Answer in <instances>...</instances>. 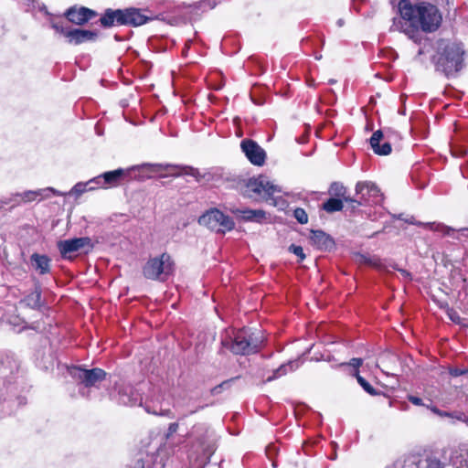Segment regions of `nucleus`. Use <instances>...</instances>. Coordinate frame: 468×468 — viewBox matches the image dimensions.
Segmentation results:
<instances>
[{
  "label": "nucleus",
  "instance_id": "obj_1",
  "mask_svg": "<svg viewBox=\"0 0 468 468\" xmlns=\"http://www.w3.org/2000/svg\"><path fill=\"white\" fill-rule=\"evenodd\" d=\"M401 18L413 27H420L425 32H433L441 25V16L438 8L429 3L412 5L408 0L399 4Z\"/></svg>",
  "mask_w": 468,
  "mask_h": 468
},
{
  "label": "nucleus",
  "instance_id": "obj_2",
  "mask_svg": "<svg viewBox=\"0 0 468 468\" xmlns=\"http://www.w3.org/2000/svg\"><path fill=\"white\" fill-rule=\"evenodd\" d=\"M464 48L461 43L441 39L432 57L437 71L447 78L455 77L464 67Z\"/></svg>",
  "mask_w": 468,
  "mask_h": 468
},
{
  "label": "nucleus",
  "instance_id": "obj_3",
  "mask_svg": "<svg viewBox=\"0 0 468 468\" xmlns=\"http://www.w3.org/2000/svg\"><path fill=\"white\" fill-rule=\"evenodd\" d=\"M281 192V187L263 175L250 178L245 186V193L249 197L261 198L265 201L273 200V195Z\"/></svg>",
  "mask_w": 468,
  "mask_h": 468
},
{
  "label": "nucleus",
  "instance_id": "obj_4",
  "mask_svg": "<svg viewBox=\"0 0 468 468\" xmlns=\"http://www.w3.org/2000/svg\"><path fill=\"white\" fill-rule=\"evenodd\" d=\"M174 271V261L168 253L150 258L143 268L144 276L150 280L165 281Z\"/></svg>",
  "mask_w": 468,
  "mask_h": 468
},
{
  "label": "nucleus",
  "instance_id": "obj_5",
  "mask_svg": "<svg viewBox=\"0 0 468 468\" xmlns=\"http://www.w3.org/2000/svg\"><path fill=\"white\" fill-rule=\"evenodd\" d=\"M262 336L248 329L239 330L229 343L231 352L236 355H249L258 351L262 343Z\"/></svg>",
  "mask_w": 468,
  "mask_h": 468
},
{
  "label": "nucleus",
  "instance_id": "obj_6",
  "mask_svg": "<svg viewBox=\"0 0 468 468\" xmlns=\"http://www.w3.org/2000/svg\"><path fill=\"white\" fill-rule=\"evenodd\" d=\"M198 223L207 227L211 230L221 233L233 229L235 226V223L230 217L216 208L203 214L199 218Z\"/></svg>",
  "mask_w": 468,
  "mask_h": 468
},
{
  "label": "nucleus",
  "instance_id": "obj_7",
  "mask_svg": "<svg viewBox=\"0 0 468 468\" xmlns=\"http://www.w3.org/2000/svg\"><path fill=\"white\" fill-rule=\"evenodd\" d=\"M57 246L61 257L67 260H72L76 252L83 251L88 253L93 249L92 240L89 237L59 240Z\"/></svg>",
  "mask_w": 468,
  "mask_h": 468
},
{
  "label": "nucleus",
  "instance_id": "obj_8",
  "mask_svg": "<svg viewBox=\"0 0 468 468\" xmlns=\"http://www.w3.org/2000/svg\"><path fill=\"white\" fill-rule=\"evenodd\" d=\"M53 196H63L61 192L53 188L46 187L37 190H27L23 193H16L12 195L9 201L5 202V204L12 203V206H19L23 203H29L33 201H41L45 198H48Z\"/></svg>",
  "mask_w": 468,
  "mask_h": 468
},
{
  "label": "nucleus",
  "instance_id": "obj_9",
  "mask_svg": "<svg viewBox=\"0 0 468 468\" xmlns=\"http://www.w3.org/2000/svg\"><path fill=\"white\" fill-rule=\"evenodd\" d=\"M69 373L85 387H94L106 377L105 371L101 368L84 369L75 367L69 370Z\"/></svg>",
  "mask_w": 468,
  "mask_h": 468
},
{
  "label": "nucleus",
  "instance_id": "obj_10",
  "mask_svg": "<svg viewBox=\"0 0 468 468\" xmlns=\"http://www.w3.org/2000/svg\"><path fill=\"white\" fill-rule=\"evenodd\" d=\"M356 192L366 204H379L383 197L378 186L373 182H358Z\"/></svg>",
  "mask_w": 468,
  "mask_h": 468
},
{
  "label": "nucleus",
  "instance_id": "obj_11",
  "mask_svg": "<svg viewBox=\"0 0 468 468\" xmlns=\"http://www.w3.org/2000/svg\"><path fill=\"white\" fill-rule=\"evenodd\" d=\"M125 174V170L122 168L105 172L89 180L88 185H95L96 186H98V188H108L116 186Z\"/></svg>",
  "mask_w": 468,
  "mask_h": 468
},
{
  "label": "nucleus",
  "instance_id": "obj_12",
  "mask_svg": "<svg viewBox=\"0 0 468 468\" xmlns=\"http://www.w3.org/2000/svg\"><path fill=\"white\" fill-rule=\"evenodd\" d=\"M242 152L250 162L255 165H262L265 162V151L254 141L245 139L240 144Z\"/></svg>",
  "mask_w": 468,
  "mask_h": 468
},
{
  "label": "nucleus",
  "instance_id": "obj_13",
  "mask_svg": "<svg viewBox=\"0 0 468 468\" xmlns=\"http://www.w3.org/2000/svg\"><path fill=\"white\" fill-rule=\"evenodd\" d=\"M153 171H166L173 176H180L186 175L195 177L197 181L202 177L198 169L187 165H151Z\"/></svg>",
  "mask_w": 468,
  "mask_h": 468
},
{
  "label": "nucleus",
  "instance_id": "obj_14",
  "mask_svg": "<svg viewBox=\"0 0 468 468\" xmlns=\"http://www.w3.org/2000/svg\"><path fill=\"white\" fill-rule=\"evenodd\" d=\"M61 34L64 35L69 43L79 45L88 41H93L97 37V33L91 30L85 29H61Z\"/></svg>",
  "mask_w": 468,
  "mask_h": 468
},
{
  "label": "nucleus",
  "instance_id": "obj_15",
  "mask_svg": "<svg viewBox=\"0 0 468 468\" xmlns=\"http://www.w3.org/2000/svg\"><path fill=\"white\" fill-rule=\"evenodd\" d=\"M96 16V13L87 7L75 8L71 7L67 10L66 16L69 21L76 25H83L92 17Z\"/></svg>",
  "mask_w": 468,
  "mask_h": 468
},
{
  "label": "nucleus",
  "instance_id": "obj_16",
  "mask_svg": "<svg viewBox=\"0 0 468 468\" xmlns=\"http://www.w3.org/2000/svg\"><path fill=\"white\" fill-rule=\"evenodd\" d=\"M122 25L138 27L145 24L150 19L135 8L126 9L122 11Z\"/></svg>",
  "mask_w": 468,
  "mask_h": 468
},
{
  "label": "nucleus",
  "instance_id": "obj_17",
  "mask_svg": "<svg viewBox=\"0 0 468 468\" xmlns=\"http://www.w3.org/2000/svg\"><path fill=\"white\" fill-rule=\"evenodd\" d=\"M382 140L383 133L380 130L374 132L370 138L371 148L378 155H388L391 153V145L388 142H384L380 144Z\"/></svg>",
  "mask_w": 468,
  "mask_h": 468
},
{
  "label": "nucleus",
  "instance_id": "obj_18",
  "mask_svg": "<svg viewBox=\"0 0 468 468\" xmlns=\"http://www.w3.org/2000/svg\"><path fill=\"white\" fill-rule=\"evenodd\" d=\"M119 401L123 405L133 406L141 403V394L133 386H125L119 391Z\"/></svg>",
  "mask_w": 468,
  "mask_h": 468
},
{
  "label": "nucleus",
  "instance_id": "obj_19",
  "mask_svg": "<svg viewBox=\"0 0 468 468\" xmlns=\"http://www.w3.org/2000/svg\"><path fill=\"white\" fill-rule=\"evenodd\" d=\"M310 239L321 250H327L334 245V241L330 236L322 230H312Z\"/></svg>",
  "mask_w": 468,
  "mask_h": 468
},
{
  "label": "nucleus",
  "instance_id": "obj_20",
  "mask_svg": "<svg viewBox=\"0 0 468 468\" xmlns=\"http://www.w3.org/2000/svg\"><path fill=\"white\" fill-rule=\"evenodd\" d=\"M406 221L410 224H413V225L422 226V227L429 229L432 231L440 232L442 235H446V236H451L455 231L453 229L447 227L441 223H436V222L422 223V222L415 221L413 219V217H411L410 219H406Z\"/></svg>",
  "mask_w": 468,
  "mask_h": 468
},
{
  "label": "nucleus",
  "instance_id": "obj_21",
  "mask_svg": "<svg viewBox=\"0 0 468 468\" xmlns=\"http://www.w3.org/2000/svg\"><path fill=\"white\" fill-rule=\"evenodd\" d=\"M237 213L246 221L261 223L267 219L266 212L262 209H238Z\"/></svg>",
  "mask_w": 468,
  "mask_h": 468
},
{
  "label": "nucleus",
  "instance_id": "obj_22",
  "mask_svg": "<svg viewBox=\"0 0 468 468\" xmlns=\"http://www.w3.org/2000/svg\"><path fill=\"white\" fill-rule=\"evenodd\" d=\"M31 261L34 269L39 274H46L49 271V259L47 256L34 253L31 256Z\"/></svg>",
  "mask_w": 468,
  "mask_h": 468
},
{
  "label": "nucleus",
  "instance_id": "obj_23",
  "mask_svg": "<svg viewBox=\"0 0 468 468\" xmlns=\"http://www.w3.org/2000/svg\"><path fill=\"white\" fill-rule=\"evenodd\" d=\"M122 10H108L104 16L101 18V23L104 27H111L117 23L122 25Z\"/></svg>",
  "mask_w": 468,
  "mask_h": 468
},
{
  "label": "nucleus",
  "instance_id": "obj_24",
  "mask_svg": "<svg viewBox=\"0 0 468 468\" xmlns=\"http://www.w3.org/2000/svg\"><path fill=\"white\" fill-rule=\"evenodd\" d=\"M300 364H301L300 360H294V361L289 362L288 364L282 365L278 369H276V371L273 373V376L269 377L267 378V381H271L274 378H277L279 377L285 375L289 371L295 370L296 368H298L300 367Z\"/></svg>",
  "mask_w": 468,
  "mask_h": 468
},
{
  "label": "nucleus",
  "instance_id": "obj_25",
  "mask_svg": "<svg viewBox=\"0 0 468 468\" xmlns=\"http://www.w3.org/2000/svg\"><path fill=\"white\" fill-rule=\"evenodd\" d=\"M323 208L329 213L340 211L343 208V202L338 198H330L324 203Z\"/></svg>",
  "mask_w": 468,
  "mask_h": 468
},
{
  "label": "nucleus",
  "instance_id": "obj_26",
  "mask_svg": "<svg viewBox=\"0 0 468 468\" xmlns=\"http://www.w3.org/2000/svg\"><path fill=\"white\" fill-rule=\"evenodd\" d=\"M354 376L356 377L357 382L359 383V385L363 388V389L367 392L368 394L370 395H377L378 392L376 391V389L364 378H362L358 371L356 370V373L354 374Z\"/></svg>",
  "mask_w": 468,
  "mask_h": 468
},
{
  "label": "nucleus",
  "instance_id": "obj_27",
  "mask_svg": "<svg viewBox=\"0 0 468 468\" xmlns=\"http://www.w3.org/2000/svg\"><path fill=\"white\" fill-rule=\"evenodd\" d=\"M329 194L336 197H344L346 194V187L338 182H334L329 187Z\"/></svg>",
  "mask_w": 468,
  "mask_h": 468
},
{
  "label": "nucleus",
  "instance_id": "obj_28",
  "mask_svg": "<svg viewBox=\"0 0 468 468\" xmlns=\"http://www.w3.org/2000/svg\"><path fill=\"white\" fill-rule=\"evenodd\" d=\"M97 188H98V186H96L95 185H88V182H86V183H78V184H76L73 186L72 192L80 195V194L84 193L87 190H94V189H97Z\"/></svg>",
  "mask_w": 468,
  "mask_h": 468
},
{
  "label": "nucleus",
  "instance_id": "obj_29",
  "mask_svg": "<svg viewBox=\"0 0 468 468\" xmlns=\"http://www.w3.org/2000/svg\"><path fill=\"white\" fill-rule=\"evenodd\" d=\"M200 446L203 448V453L207 460L210 459V456L213 454L215 448L214 444L207 440V441H200Z\"/></svg>",
  "mask_w": 468,
  "mask_h": 468
},
{
  "label": "nucleus",
  "instance_id": "obj_30",
  "mask_svg": "<svg viewBox=\"0 0 468 468\" xmlns=\"http://www.w3.org/2000/svg\"><path fill=\"white\" fill-rule=\"evenodd\" d=\"M28 305L35 308L39 306L40 304V292L36 291L29 294L27 299L25 300Z\"/></svg>",
  "mask_w": 468,
  "mask_h": 468
},
{
  "label": "nucleus",
  "instance_id": "obj_31",
  "mask_svg": "<svg viewBox=\"0 0 468 468\" xmlns=\"http://www.w3.org/2000/svg\"><path fill=\"white\" fill-rule=\"evenodd\" d=\"M293 217L300 224H306L308 222V215L303 208L298 207L294 209Z\"/></svg>",
  "mask_w": 468,
  "mask_h": 468
},
{
  "label": "nucleus",
  "instance_id": "obj_32",
  "mask_svg": "<svg viewBox=\"0 0 468 468\" xmlns=\"http://www.w3.org/2000/svg\"><path fill=\"white\" fill-rule=\"evenodd\" d=\"M289 251L299 257L301 261H303L305 259L303 249L301 246L292 244L289 247Z\"/></svg>",
  "mask_w": 468,
  "mask_h": 468
},
{
  "label": "nucleus",
  "instance_id": "obj_33",
  "mask_svg": "<svg viewBox=\"0 0 468 468\" xmlns=\"http://www.w3.org/2000/svg\"><path fill=\"white\" fill-rule=\"evenodd\" d=\"M428 468H442L446 463H441L439 459L436 457H430L428 460Z\"/></svg>",
  "mask_w": 468,
  "mask_h": 468
},
{
  "label": "nucleus",
  "instance_id": "obj_34",
  "mask_svg": "<svg viewBox=\"0 0 468 468\" xmlns=\"http://www.w3.org/2000/svg\"><path fill=\"white\" fill-rule=\"evenodd\" d=\"M427 408L430 409L434 414L440 417H452V413L442 411L434 406H427Z\"/></svg>",
  "mask_w": 468,
  "mask_h": 468
},
{
  "label": "nucleus",
  "instance_id": "obj_35",
  "mask_svg": "<svg viewBox=\"0 0 468 468\" xmlns=\"http://www.w3.org/2000/svg\"><path fill=\"white\" fill-rule=\"evenodd\" d=\"M409 401H410L412 404L416 406H424V403L422 402V399L419 397L410 395L408 397Z\"/></svg>",
  "mask_w": 468,
  "mask_h": 468
},
{
  "label": "nucleus",
  "instance_id": "obj_36",
  "mask_svg": "<svg viewBox=\"0 0 468 468\" xmlns=\"http://www.w3.org/2000/svg\"><path fill=\"white\" fill-rule=\"evenodd\" d=\"M466 373H468V370H466V369H460V368H456V367L450 369V374L452 377H459V376L464 375Z\"/></svg>",
  "mask_w": 468,
  "mask_h": 468
},
{
  "label": "nucleus",
  "instance_id": "obj_37",
  "mask_svg": "<svg viewBox=\"0 0 468 468\" xmlns=\"http://www.w3.org/2000/svg\"><path fill=\"white\" fill-rule=\"evenodd\" d=\"M177 430H178V423H176V422L171 423L168 427L166 436L167 437L172 436L174 433H176L177 431Z\"/></svg>",
  "mask_w": 468,
  "mask_h": 468
},
{
  "label": "nucleus",
  "instance_id": "obj_38",
  "mask_svg": "<svg viewBox=\"0 0 468 468\" xmlns=\"http://www.w3.org/2000/svg\"><path fill=\"white\" fill-rule=\"evenodd\" d=\"M145 410L148 412V413H153V414H155V415H167L170 410H150L149 409V406H145Z\"/></svg>",
  "mask_w": 468,
  "mask_h": 468
},
{
  "label": "nucleus",
  "instance_id": "obj_39",
  "mask_svg": "<svg viewBox=\"0 0 468 468\" xmlns=\"http://www.w3.org/2000/svg\"><path fill=\"white\" fill-rule=\"evenodd\" d=\"M448 315L450 317V319L454 322V323H460V316L458 315V314L456 312H454L453 310H450L448 312Z\"/></svg>",
  "mask_w": 468,
  "mask_h": 468
},
{
  "label": "nucleus",
  "instance_id": "obj_40",
  "mask_svg": "<svg viewBox=\"0 0 468 468\" xmlns=\"http://www.w3.org/2000/svg\"><path fill=\"white\" fill-rule=\"evenodd\" d=\"M362 363L363 360L361 358H353L351 359L349 365L357 369L362 365Z\"/></svg>",
  "mask_w": 468,
  "mask_h": 468
},
{
  "label": "nucleus",
  "instance_id": "obj_41",
  "mask_svg": "<svg viewBox=\"0 0 468 468\" xmlns=\"http://www.w3.org/2000/svg\"><path fill=\"white\" fill-rule=\"evenodd\" d=\"M52 27L58 33L61 34V29H65L62 26H60L59 24H57V23H54L52 25Z\"/></svg>",
  "mask_w": 468,
  "mask_h": 468
},
{
  "label": "nucleus",
  "instance_id": "obj_42",
  "mask_svg": "<svg viewBox=\"0 0 468 468\" xmlns=\"http://www.w3.org/2000/svg\"><path fill=\"white\" fill-rule=\"evenodd\" d=\"M401 275L404 277V278H410V272H408L406 270H399Z\"/></svg>",
  "mask_w": 468,
  "mask_h": 468
},
{
  "label": "nucleus",
  "instance_id": "obj_43",
  "mask_svg": "<svg viewBox=\"0 0 468 468\" xmlns=\"http://www.w3.org/2000/svg\"><path fill=\"white\" fill-rule=\"evenodd\" d=\"M135 468H144V463L141 461L136 463Z\"/></svg>",
  "mask_w": 468,
  "mask_h": 468
},
{
  "label": "nucleus",
  "instance_id": "obj_44",
  "mask_svg": "<svg viewBox=\"0 0 468 468\" xmlns=\"http://www.w3.org/2000/svg\"><path fill=\"white\" fill-rule=\"evenodd\" d=\"M459 231L462 232V234H463V235H466V236L468 235V229H462Z\"/></svg>",
  "mask_w": 468,
  "mask_h": 468
},
{
  "label": "nucleus",
  "instance_id": "obj_45",
  "mask_svg": "<svg viewBox=\"0 0 468 468\" xmlns=\"http://www.w3.org/2000/svg\"><path fill=\"white\" fill-rule=\"evenodd\" d=\"M191 43V40H188L187 43L186 44V48L184 49V54L186 52V49H188L189 48V44Z\"/></svg>",
  "mask_w": 468,
  "mask_h": 468
},
{
  "label": "nucleus",
  "instance_id": "obj_46",
  "mask_svg": "<svg viewBox=\"0 0 468 468\" xmlns=\"http://www.w3.org/2000/svg\"><path fill=\"white\" fill-rule=\"evenodd\" d=\"M392 29H399L398 26H397V23H396V19H394V22H393V26L391 27Z\"/></svg>",
  "mask_w": 468,
  "mask_h": 468
},
{
  "label": "nucleus",
  "instance_id": "obj_47",
  "mask_svg": "<svg viewBox=\"0 0 468 468\" xmlns=\"http://www.w3.org/2000/svg\"><path fill=\"white\" fill-rule=\"evenodd\" d=\"M463 417H464V416H463V414H460V415H459V416H457L456 418H457L458 420H464V419H463Z\"/></svg>",
  "mask_w": 468,
  "mask_h": 468
},
{
  "label": "nucleus",
  "instance_id": "obj_48",
  "mask_svg": "<svg viewBox=\"0 0 468 468\" xmlns=\"http://www.w3.org/2000/svg\"><path fill=\"white\" fill-rule=\"evenodd\" d=\"M387 356H388L390 359H396V356L393 355H388Z\"/></svg>",
  "mask_w": 468,
  "mask_h": 468
},
{
  "label": "nucleus",
  "instance_id": "obj_49",
  "mask_svg": "<svg viewBox=\"0 0 468 468\" xmlns=\"http://www.w3.org/2000/svg\"><path fill=\"white\" fill-rule=\"evenodd\" d=\"M221 385H218V387H215V389L220 388Z\"/></svg>",
  "mask_w": 468,
  "mask_h": 468
},
{
  "label": "nucleus",
  "instance_id": "obj_50",
  "mask_svg": "<svg viewBox=\"0 0 468 468\" xmlns=\"http://www.w3.org/2000/svg\"><path fill=\"white\" fill-rule=\"evenodd\" d=\"M221 385H218V387H215V389L220 388Z\"/></svg>",
  "mask_w": 468,
  "mask_h": 468
},
{
  "label": "nucleus",
  "instance_id": "obj_51",
  "mask_svg": "<svg viewBox=\"0 0 468 468\" xmlns=\"http://www.w3.org/2000/svg\"><path fill=\"white\" fill-rule=\"evenodd\" d=\"M221 385H218V387H215V389L220 388Z\"/></svg>",
  "mask_w": 468,
  "mask_h": 468
},
{
  "label": "nucleus",
  "instance_id": "obj_52",
  "mask_svg": "<svg viewBox=\"0 0 468 468\" xmlns=\"http://www.w3.org/2000/svg\"><path fill=\"white\" fill-rule=\"evenodd\" d=\"M338 25L342 26V21L341 20L338 21Z\"/></svg>",
  "mask_w": 468,
  "mask_h": 468
}]
</instances>
